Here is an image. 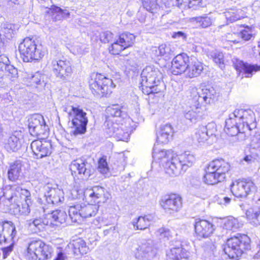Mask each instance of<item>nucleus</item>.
<instances>
[{
    "label": "nucleus",
    "mask_w": 260,
    "mask_h": 260,
    "mask_svg": "<svg viewBox=\"0 0 260 260\" xmlns=\"http://www.w3.org/2000/svg\"><path fill=\"white\" fill-rule=\"evenodd\" d=\"M230 170V164L223 159L210 162L205 169L204 182L209 185L216 184L223 181Z\"/></svg>",
    "instance_id": "obj_4"
},
{
    "label": "nucleus",
    "mask_w": 260,
    "mask_h": 260,
    "mask_svg": "<svg viewBox=\"0 0 260 260\" xmlns=\"http://www.w3.org/2000/svg\"><path fill=\"white\" fill-rule=\"evenodd\" d=\"M255 121L254 112L250 109H236L229 115L225 121V132L231 136L244 133L250 129V125Z\"/></svg>",
    "instance_id": "obj_3"
},
{
    "label": "nucleus",
    "mask_w": 260,
    "mask_h": 260,
    "mask_svg": "<svg viewBox=\"0 0 260 260\" xmlns=\"http://www.w3.org/2000/svg\"><path fill=\"white\" fill-rule=\"evenodd\" d=\"M177 162H179L183 171L185 172L188 168L191 167L196 161L194 154L190 151H185L179 155H175Z\"/></svg>",
    "instance_id": "obj_29"
},
{
    "label": "nucleus",
    "mask_w": 260,
    "mask_h": 260,
    "mask_svg": "<svg viewBox=\"0 0 260 260\" xmlns=\"http://www.w3.org/2000/svg\"><path fill=\"white\" fill-rule=\"evenodd\" d=\"M44 197L48 204L58 205L63 200L62 191L57 188H52L49 185L45 187Z\"/></svg>",
    "instance_id": "obj_27"
},
{
    "label": "nucleus",
    "mask_w": 260,
    "mask_h": 260,
    "mask_svg": "<svg viewBox=\"0 0 260 260\" xmlns=\"http://www.w3.org/2000/svg\"><path fill=\"white\" fill-rule=\"evenodd\" d=\"M191 96H193V100L199 104L203 102L210 104L218 99L219 93L212 87L205 86L199 89L192 88Z\"/></svg>",
    "instance_id": "obj_14"
},
{
    "label": "nucleus",
    "mask_w": 260,
    "mask_h": 260,
    "mask_svg": "<svg viewBox=\"0 0 260 260\" xmlns=\"http://www.w3.org/2000/svg\"><path fill=\"white\" fill-rule=\"evenodd\" d=\"M142 4L144 9L151 13H153L157 7L155 0H142Z\"/></svg>",
    "instance_id": "obj_52"
},
{
    "label": "nucleus",
    "mask_w": 260,
    "mask_h": 260,
    "mask_svg": "<svg viewBox=\"0 0 260 260\" xmlns=\"http://www.w3.org/2000/svg\"><path fill=\"white\" fill-rule=\"evenodd\" d=\"M140 88L144 94H148L152 88L158 86L162 75L157 68L154 66H147L142 71L141 74Z\"/></svg>",
    "instance_id": "obj_8"
},
{
    "label": "nucleus",
    "mask_w": 260,
    "mask_h": 260,
    "mask_svg": "<svg viewBox=\"0 0 260 260\" xmlns=\"http://www.w3.org/2000/svg\"><path fill=\"white\" fill-rule=\"evenodd\" d=\"M13 248V243H11V244L7 247L3 248V257L6 258L12 252Z\"/></svg>",
    "instance_id": "obj_59"
},
{
    "label": "nucleus",
    "mask_w": 260,
    "mask_h": 260,
    "mask_svg": "<svg viewBox=\"0 0 260 260\" xmlns=\"http://www.w3.org/2000/svg\"><path fill=\"white\" fill-rule=\"evenodd\" d=\"M233 195L238 198H246L250 192L256 190V186L251 181L236 180L231 185Z\"/></svg>",
    "instance_id": "obj_17"
},
{
    "label": "nucleus",
    "mask_w": 260,
    "mask_h": 260,
    "mask_svg": "<svg viewBox=\"0 0 260 260\" xmlns=\"http://www.w3.org/2000/svg\"><path fill=\"white\" fill-rule=\"evenodd\" d=\"M30 147L37 158H42L48 156L51 153V143L43 139L33 141Z\"/></svg>",
    "instance_id": "obj_22"
},
{
    "label": "nucleus",
    "mask_w": 260,
    "mask_h": 260,
    "mask_svg": "<svg viewBox=\"0 0 260 260\" xmlns=\"http://www.w3.org/2000/svg\"><path fill=\"white\" fill-rule=\"evenodd\" d=\"M250 248V239L246 235L239 234L229 239L223 250L230 258H237L241 256L246 250Z\"/></svg>",
    "instance_id": "obj_6"
},
{
    "label": "nucleus",
    "mask_w": 260,
    "mask_h": 260,
    "mask_svg": "<svg viewBox=\"0 0 260 260\" xmlns=\"http://www.w3.org/2000/svg\"><path fill=\"white\" fill-rule=\"evenodd\" d=\"M241 226V224L238 222L237 219L230 217L224 222L223 228L227 230L235 231Z\"/></svg>",
    "instance_id": "obj_49"
},
{
    "label": "nucleus",
    "mask_w": 260,
    "mask_h": 260,
    "mask_svg": "<svg viewBox=\"0 0 260 260\" xmlns=\"http://www.w3.org/2000/svg\"><path fill=\"white\" fill-rule=\"evenodd\" d=\"M50 67L56 78L62 81L68 80L73 73L71 63L67 60L53 59Z\"/></svg>",
    "instance_id": "obj_15"
},
{
    "label": "nucleus",
    "mask_w": 260,
    "mask_h": 260,
    "mask_svg": "<svg viewBox=\"0 0 260 260\" xmlns=\"http://www.w3.org/2000/svg\"><path fill=\"white\" fill-rule=\"evenodd\" d=\"M69 215L71 220L74 222L81 221V205L79 204L71 206L69 209Z\"/></svg>",
    "instance_id": "obj_40"
},
{
    "label": "nucleus",
    "mask_w": 260,
    "mask_h": 260,
    "mask_svg": "<svg viewBox=\"0 0 260 260\" xmlns=\"http://www.w3.org/2000/svg\"><path fill=\"white\" fill-rule=\"evenodd\" d=\"M214 62L222 69L224 67V56L222 52L215 51L213 54Z\"/></svg>",
    "instance_id": "obj_55"
},
{
    "label": "nucleus",
    "mask_w": 260,
    "mask_h": 260,
    "mask_svg": "<svg viewBox=\"0 0 260 260\" xmlns=\"http://www.w3.org/2000/svg\"><path fill=\"white\" fill-rule=\"evenodd\" d=\"M99 205L90 204L87 205H81V215L82 218H86L95 215L98 210Z\"/></svg>",
    "instance_id": "obj_39"
},
{
    "label": "nucleus",
    "mask_w": 260,
    "mask_h": 260,
    "mask_svg": "<svg viewBox=\"0 0 260 260\" xmlns=\"http://www.w3.org/2000/svg\"><path fill=\"white\" fill-rule=\"evenodd\" d=\"M176 159L177 158L174 155L163 164L166 173L171 177H176L184 173L179 162H177Z\"/></svg>",
    "instance_id": "obj_28"
},
{
    "label": "nucleus",
    "mask_w": 260,
    "mask_h": 260,
    "mask_svg": "<svg viewBox=\"0 0 260 260\" xmlns=\"http://www.w3.org/2000/svg\"><path fill=\"white\" fill-rule=\"evenodd\" d=\"M100 39L102 42L104 43H113L115 40L114 39V35L109 31L102 32L100 36Z\"/></svg>",
    "instance_id": "obj_53"
},
{
    "label": "nucleus",
    "mask_w": 260,
    "mask_h": 260,
    "mask_svg": "<svg viewBox=\"0 0 260 260\" xmlns=\"http://www.w3.org/2000/svg\"><path fill=\"white\" fill-rule=\"evenodd\" d=\"M29 132L31 136L45 135L48 128L44 117L40 114L31 115L28 120Z\"/></svg>",
    "instance_id": "obj_20"
},
{
    "label": "nucleus",
    "mask_w": 260,
    "mask_h": 260,
    "mask_svg": "<svg viewBox=\"0 0 260 260\" xmlns=\"http://www.w3.org/2000/svg\"><path fill=\"white\" fill-rule=\"evenodd\" d=\"M135 36L129 32H124L120 34L109 47L111 54H119L121 51L131 47L134 44Z\"/></svg>",
    "instance_id": "obj_16"
},
{
    "label": "nucleus",
    "mask_w": 260,
    "mask_h": 260,
    "mask_svg": "<svg viewBox=\"0 0 260 260\" xmlns=\"http://www.w3.org/2000/svg\"><path fill=\"white\" fill-rule=\"evenodd\" d=\"M89 87L93 94L103 96L111 93L115 85L111 79L102 74H96L90 80Z\"/></svg>",
    "instance_id": "obj_12"
},
{
    "label": "nucleus",
    "mask_w": 260,
    "mask_h": 260,
    "mask_svg": "<svg viewBox=\"0 0 260 260\" xmlns=\"http://www.w3.org/2000/svg\"><path fill=\"white\" fill-rule=\"evenodd\" d=\"M46 12L54 21L67 19L70 16V13L69 10L67 9H62L59 7L54 6L50 8H48Z\"/></svg>",
    "instance_id": "obj_33"
},
{
    "label": "nucleus",
    "mask_w": 260,
    "mask_h": 260,
    "mask_svg": "<svg viewBox=\"0 0 260 260\" xmlns=\"http://www.w3.org/2000/svg\"><path fill=\"white\" fill-rule=\"evenodd\" d=\"M70 169L74 179L88 180L94 173L91 162L85 159H77L72 161Z\"/></svg>",
    "instance_id": "obj_11"
},
{
    "label": "nucleus",
    "mask_w": 260,
    "mask_h": 260,
    "mask_svg": "<svg viewBox=\"0 0 260 260\" xmlns=\"http://www.w3.org/2000/svg\"><path fill=\"white\" fill-rule=\"evenodd\" d=\"M234 36H238L240 38V41H249L254 38V30L249 27H246L239 33L234 34Z\"/></svg>",
    "instance_id": "obj_46"
},
{
    "label": "nucleus",
    "mask_w": 260,
    "mask_h": 260,
    "mask_svg": "<svg viewBox=\"0 0 260 260\" xmlns=\"http://www.w3.org/2000/svg\"><path fill=\"white\" fill-rule=\"evenodd\" d=\"M3 202L7 206L14 209L15 215H27L30 213L32 205L31 197L29 191L26 189L17 187L5 188L3 194L0 197V204Z\"/></svg>",
    "instance_id": "obj_2"
},
{
    "label": "nucleus",
    "mask_w": 260,
    "mask_h": 260,
    "mask_svg": "<svg viewBox=\"0 0 260 260\" xmlns=\"http://www.w3.org/2000/svg\"><path fill=\"white\" fill-rule=\"evenodd\" d=\"M241 70L245 74V77L247 78L251 77L253 72L259 70L260 69L257 66L251 65L247 63L241 62Z\"/></svg>",
    "instance_id": "obj_48"
},
{
    "label": "nucleus",
    "mask_w": 260,
    "mask_h": 260,
    "mask_svg": "<svg viewBox=\"0 0 260 260\" xmlns=\"http://www.w3.org/2000/svg\"><path fill=\"white\" fill-rule=\"evenodd\" d=\"M172 37L174 39H182L185 40L186 39V35L182 31H177L173 33Z\"/></svg>",
    "instance_id": "obj_61"
},
{
    "label": "nucleus",
    "mask_w": 260,
    "mask_h": 260,
    "mask_svg": "<svg viewBox=\"0 0 260 260\" xmlns=\"http://www.w3.org/2000/svg\"><path fill=\"white\" fill-rule=\"evenodd\" d=\"M241 12L240 9H231L224 12V16L228 22L232 23L243 17L240 15Z\"/></svg>",
    "instance_id": "obj_45"
},
{
    "label": "nucleus",
    "mask_w": 260,
    "mask_h": 260,
    "mask_svg": "<svg viewBox=\"0 0 260 260\" xmlns=\"http://www.w3.org/2000/svg\"><path fill=\"white\" fill-rule=\"evenodd\" d=\"M27 85L37 87V85L41 84L44 81V76L39 72L33 75H28L27 78Z\"/></svg>",
    "instance_id": "obj_42"
},
{
    "label": "nucleus",
    "mask_w": 260,
    "mask_h": 260,
    "mask_svg": "<svg viewBox=\"0 0 260 260\" xmlns=\"http://www.w3.org/2000/svg\"><path fill=\"white\" fill-rule=\"evenodd\" d=\"M175 155L171 150H157L156 147L153 149L152 157L154 160L165 164L172 156Z\"/></svg>",
    "instance_id": "obj_34"
},
{
    "label": "nucleus",
    "mask_w": 260,
    "mask_h": 260,
    "mask_svg": "<svg viewBox=\"0 0 260 260\" xmlns=\"http://www.w3.org/2000/svg\"><path fill=\"white\" fill-rule=\"evenodd\" d=\"M63 111L69 115V119H72V133L77 136L84 134L86 131L88 119L86 113L79 107L73 106H64Z\"/></svg>",
    "instance_id": "obj_7"
},
{
    "label": "nucleus",
    "mask_w": 260,
    "mask_h": 260,
    "mask_svg": "<svg viewBox=\"0 0 260 260\" xmlns=\"http://www.w3.org/2000/svg\"><path fill=\"white\" fill-rule=\"evenodd\" d=\"M157 248L154 242L150 240H143L134 251L135 257L141 260H151L155 256Z\"/></svg>",
    "instance_id": "obj_13"
},
{
    "label": "nucleus",
    "mask_w": 260,
    "mask_h": 260,
    "mask_svg": "<svg viewBox=\"0 0 260 260\" xmlns=\"http://www.w3.org/2000/svg\"><path fill=\"white\" fill-rule=\"evenodd\" d=\"M85 45L82 44H77L72 47L73 53L77 55L83 54L85 53Z\"/></svg>",
    "instance_id": "obj_58"
},
{
    "label": "nucleus",
    "mask_w": 260,
    "mask_h": 260,
    "mask_svg": "<svg viewBox=\"0 0 260 260\" xmlns=\"http://www.w3.org/2000/svg\"><path fill=\"white\" fill-rule=\"evenodd\" d=\"M246 215L250 224L255 226L260 225V207H254L248 209Z\"/></svg>",
    "instance_id": "obj_36"
},
{
    "label": "nucleus",
    "mask_w": 260,
    "mask_h": 260,
    "mask_svg": "<svg viewBox=\"0 0 260 260\" xmlns=\"http://www.w3.org/2000/svg\"><path fill=\"white\" fill-rule=\"evenodd\" d=\"M98 170L101 174L108 175L109 172V168L106 158L103 157L99 160Z\"/></svg>",
    "instance_id": "obj_51"
},
{
    "label": "nucleus",
    "mask_w": 260,
    "mask_h": 260,
    "mask_svg": "<svg viewBox=\"0 0 260 260\" xmlns=\"http://www.w3.org/2000/svg\"><path fill=\"white\" fill-rule=\"evenodd\" d=\"M192 22H196L199 26L203 28H206L210 26L212 23V19L207 16L192 17L190 19Z\"/></svg>",
    "instance_id": "obj_43"
},
{
    "label": "nucleus",
    "mask_w": 260,
    "mask_h": 260,
    "mask_svg": "<svg viewBox=\"0 0 260 260\" xmlns=\"http://www.w3.org/2000/svg\"><path fill=\"white\" fill-rule=\"evenodd\" d=\"M173 133V128L171 124L162 125L157 133V141L162 144L168 143L172 138Z\"/></svg>",
    "instance_id": "obj_30"
},
{
    "label": "nucleus",
    "mask_w": 260,
    "mask_h": 260,
    "mask_svg": "<svg viewBox=\"0 0 260 260\" xmlns=\"http://www.w3.org/2000/svg\"><path fill=\"white\" fill-rule=\"evenodd\" d=\"M204 69L203 63L196 59L191 58L186 70V74L189 78H194L200 76Z\"/></svg>",
    "instance_id": "obj_31"
},
{
    "label": "nucleus",
    "mask_w": 260,
    "mask_h": 260,
    "mask_svg": "<svg viewBox=\"0 0 260 260\" xmlns=\"http://www.w3.org/2000/svg\"><path fill=\"white\" fill-rule=\"evenodd\" d=\"M9 59L6 56L4 55H0V63H2L3 66L2 68H5V66H8L9 64Z\"/></svg>",
    "instance_id": "obj_63"
},
{
    "label": "nucleus",
    "mask_w": 260,
    "mask_h": 260,
    "mask_svg": "<svg viewBox=\"0 0 260 260\" xmlns=\"http://www.w3.org/2000/svg\"><path fill=\"white\" fill-rule=\"evenodd\" d=\"M172 260H189V253L182 247H174L167 254Z\"/></svg>",
    "instance_id": "obj_35"
},
{
    "label": "nucleus",
    "mask_w": 260,
    "mask_h": 260,
    "mask_svg": "<svg viewBox=\"0 0 260 260\" xmlns=\"http://www.w3.org/2000/svg\"><path fill=\"white\" fill-rule=\"evenodd\" d=\"M132 224L135 230H143L147 228L150 224V219L148 216H140L136 221H133Z\"/></svg>",
    "instance_id": "obj_41"
},
{
    "label": "nucleus",
    "mask_w": 260,
    "mask_h": 260,
    "mask_svg": "<svg viewBox=\"0 0 260 260\" xmlns=\"http://www.w3.org/2000/svg\"><path fill=\"white\" fill-rule=\"evenodd\" d=\"M84 196L88 202L93 205L105 203L109 194L106 189L100 186H94L84 192Z\"/></svg>",
    "instance_id": "obj_18"
},
{
    "label": "nucleus",
    "mask_w": 260,
    "mask_h": 260,
    "mask_svg": "<svg viewBox=\"0 0 260 260\" xmlns=\"http://www.w3.org/2000/svg\"><path fill=\"white\" fill-rule=\"evenodd\" d=\"M21 167L20 161H16L11 165L8 172V177L10 180L15 181L18 179L21 172Z\"/></svg>",
    "instance_id": "obj_38"
},
{
    "label": "nucleus",
    "mask_w": 260,
    "mask_h": 260,
    "mask_svg": "<svg viewBox=\"0 0 260 260\" xmlns=\"http://www.w3.org/2000/svg\"><path fill=\"white\" fill-rule=\"evenodd\" d=\"M5 71L7 75L10 76L12 80H14L18 77L17 69L11 64L5 66Z\"/></svg>",
    "instance_id": "obj_54"
},
{
    "label": "nucleus",
    "mask_w": 260,
    "mask_h": 260,
    "mask_svg": "<svg viewBox=\"0 0 260 260\" xmlns=\"http://www.w3.org/2000/svg\"><path fill=\"white\" fill-rule=\"evenodd\" d=\"M195 232L199 238H208L214 230L213 224L206 220L197 219L194 224Z\"/></svg>",
    "instance_id": "obj_25"
},
{
    "label": "nucleus",
    "mask_w": 260,
    "mask_h": 260,
    "mask_svg": "<svg viewBox=\"0 0 260 260\" xmlns=\"http://www.w3.org/2000/svg\"><path fill=\"white\" fill-rule=\"evenodd\" d=\"M158 51H159V54L160 56L166 55L167 56H168L169 55H171L172 53L170 45L165 44H161L159 46Z\"/></svg>",
    "instance_id": "obj_56"
},
{
    "label": "nucleus",
    "mask_w": 260,
    "mask_h": 260,
    "mask_svg": "<svg viewBox=\"0 0 260 260\" xmlns=\"http://www.w3.org/2000/svg\"><path fill=\"white\" fill-rule=\"evenodd\" d=\"M233 34H229L227 36L226 38L228 39L229 41L233 42L234 43H239L240 42V38L238 37V36H234Z\"/></svg>",
    "instance_id": "obj_60"
},
{
    "label": "nucleus",
    "mask_w": 260,
    "mask_h": 260,
    "mask_svg": "<svg viewBox=\"0 0 260 260\" xmlns=\"http://www.w3.org/2000/svg\"><path fill=\"white\" fill-rule=\"evenodd\" d=\"M189 61L186 54L183 53L177 55L172 61V73L177 75L185 72Z\"/></svg>",
    "instance_id": "obj_24"
},
{
    "label": "nucleus",
    "mask_w": 260,
    "mask_h": 260,
    "mask_svg": "<svg viewBox=\"0 0 260 260\" xmlns=\"http://www.w3.org/2000/svg\"><path fill=\"white\" fill-rule=\"evenodd\" d=\"M16 234L15 226L11 221H0V243L12 242Z\"/></svg>",
    "instance_id": "obj_23"
},
{
    "label": "nucleus",
    "mask_w": 260,
    "mask_h": 260,
    "mask_svg": "<svg viewBox=\"0 0 260 260\" xmlns=\"http://www.w3.org/2000/svg\"><path fill=\"white\" fill-rule=\"evenodd\" d=\"M116 158L118 160L120 164L123 166L126 161L127 157L125 156L123 152H121L116 154Z\"/></svg>",
    "instance_id": "obj_62"
},
{
    "label": "nucleus",
    "mask_w": 260,
    "mask_h": 260,
    "mask_svg": "<svg viewBox=\"0 0 260 260\" xmlns=\"http://www.w3.org/2000/svg\"><path fill=\"white\" fill-rule=\"evenodd\" d=\"M188 0H168V5L169 7L177 6L179 8L186 7V4Z\"/></svg>",
    "instance_id": "obj_57"
},
{
    "label": "nucleus",
    "mask_w": 260,
    "mask_h": 260,
    "mask_svg": "<svg viewBox=\"0 0 260 260\" xmlns=\"http://www.w3.org/2000/svg\"><path fill=\"white\" fill-rule=\"evenodd\" d=\"M155 234L156 236L160 239L168 240L172 237L173 233L169 229L162 227L158 229Z\"/></svg>",
    "instance_id": "obj_47"
},
{
    "label": "nucleus",
    "mask_w": 260,
    "mask_h": 260,
    "mask_svg": "<svg viewBox=\"0 0 260 260\" xmlns=\"http://www.w3.org/2000/svg\"><path fill=\"white\" fill-rule=\"evenodd\" d=\"M152 91L148 94L149 98L152 100V102L154 103H158L160 101H162L164 94L163 92L161 91V89L158 88V86L151 89Z\"/></svg>",
    "instance_id": "obj_44"
},
{
    "label": "nucleus",
    "mask_w": 260,
    "mask_h": 260,
    "mask_svg": "<svg viewBox=\"0 0 260 260\" xmlns=\"http://www.w3.org/2000/svg\"><path fill=\"white\" fill-rule=\"evenodd\" d=\"M23 135L20 131H15L5 143V148L8 152H15L21 147Z\"/></svg>",
    "instance_id": "obj_26"
},
{
    "label": "nucleus",
    "mask_w": 260,
    "mask_h": 260,
    "mask_svg": "<svg viewBox=\"0 0 260 260\" xmlns=\"http://www.w3.org/2000/svg\"><path fill=\"white\" fill-rule=\"evenodd\" d=\"M160 205L166 212H177L182 207L181 197L177 194L165 196L160 201Z\"/></svg>",
    "instance_id": "obj_21"
},
{
    "label": "nucleus",
    "mask_w": 260,
    "mask_h": 260,
    "mask_svg": "<svg viewBox=\"0 0 260 260\" xmlns=\"http://www.w3.org/2000/svg\"><path fill=\"white\" fill-rule=\"evenodd\" d=\"M19 50L25 62L39 60L45 54L42 45H37L36 42L29 38H25L19 45Z\"/></svg>",
    "instance_id": "obj_9"
},
{
    "label": "nucleus",
    "mask_w": 260,
    "mask_h": 260,
    "mask_svg": "<svg viewBox=\"0 0 260 260\" xmlns=\"http://www.w3.org/2000/svg\"><path fill=\"white\" fill-rule=\"evenodd\" d=\"M71 245L73 248L74 254L77 256L80 254L83 255L86 254L89 250L85 242L81 239H78L74 241L73 243L71 244Z\"/></svg>",
    "instance_id": "obj_37"
},
{
    "label": "nucleus",
    "mask_w": 260,
    "mask_h": 260,
    "mask_svg": "<svg viewBox=\"0 0 260 260\" xmlns=\"http://www.w3.org/2000/svg\"><path fill=\"white\" fill-rule=\"evenodd\" d=\"M106 116L117 117L115 122L106 120V133L110 137H114L118 140L127 141L132 128L130 126L131 119L126 118V114L121 111L118 105H112L107 107Z\"/></svg>",
    "instance_id": "obj_1"
},
{
    "label": "nucleus",
    "mask_w": 260,
    "mask_h": 260,
    "mask_svg": "<svg viewBox=\"0 0 260 260\" xmlns=\"http://www.w3.org/2000/svg\"><path fill=\"white\" fill-rule=\"evenodd\" d=\"M67 218L66 212L63 210H56L46 215L45 218L31 219L28 221L29 228L35 233L43 231L46 226H57L64 223Z\"/></svg>",
    "instance_id": "obj_5"
},
{
    "label": "nucleus",
    "mask_w": 260,
    "mask_h": 260,
    "mask_svg": "<svg viewBox=\"0 0 260 260\" xmlns=\"http://www.w3.org/2000/svg\"><path fill=\"white\" fill-rule=\"evenodd\" d=\"M14 25L10 23H4L2 27V31L8 39L12 38L14 35Z\"/></svg>",
    "instance_id": "obj_50"
},
{
    "label": "nucleus",
    "mask_w": 260,
    "mask_h": 260,
    "mask_svg": "<svg viewBox=\"0 0 260 260\" xmlns=\"http://www.w3.org/2000/svg\"><path fill=\"white\" fill-rule=\"evenodd\" d=\"M12 98L8 93H5L3 95L1 100L3 104L5 105L12 102Z\"/></svg>",
    "instance_id": "obj_64"
},
{
    "label": "nucleus",
    "mask_w": 260,
    "mask_h": 260,
    "mask_svg": "<svg viewBox=\"0 0 260 260\" xmlns=\"http://www.w3.org/2000/svg\"><path fill=\"white\" fill-rule=\"evenodd\" d=\"M216 125L214 122H210L207 125H201L196 129L195 139L199 143H204L211 139L210 143L216 140L215 133Z\"/></svg>",
    "instance_id": "obj_19"
},
{
    "label": "nucleus",
    "mask_w": 260,
    "mask_h": 260,
    "mask_svg": "<svg viewBox=\"0 0 260 260\" xmlns=\"http://www.w3.org/2000/svg\"><path fill=\"white\" fill-rule=\"evenodd\" d=\"M52 249L41 240L30 242L24 253L27 260H46L50 258Z\"/></svg>",
    "instance_id": "obj_10"
},
{
    "label": "nucleus",
    "mask_w": 260,
    "mask_h": 260,
    "mask_svg": "<svg viewBox=\"0 0 260 260\" xmlns=\"http://www.w3.org/2000/svg\"><path fill=\"white\" fill-rule=\"evenodd\" d=\"M203 115V109L201 104L198 103L190 107V109L184 112V117L190 122L196 123L201 119Z\"/></svg>",
    "instance_id": "obj_32"
}]
</instances>
